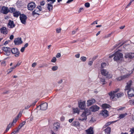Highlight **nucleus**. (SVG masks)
<instances>
[{
	"label": "nucleus",
	"instance_id": "11",
	"mask_svg": "<svg viewBox=\"0 0 134 134\" xmlns=\"http://www.w3.org/2000/svg\"><path fill=\"white\" fill-rule=\"evenodd\" d=\"M100 114L105 118L107 117L109 115L108 111L105 109L102 110L101 111Z\"/></svg>",
	"mask_w": 134,
	"mask_h": 134
},
{
	"label": "nucleus",
	"instance_id": "59",
	"mask_svg": "<svg viewBox=\"0 0 134 134\" xmlns=\"http://www.w3.org/2000/svg\"><path fill=\"white\" fill-rule=\"evenodd\" d=\"M20 129V127H18L17 129L16 130L14 131L15 132V133H16L18 132L19 131Z\"/></svg>",
	"mask_w": 134,
	"mask_h": 134
},
{
	"label": "nucleus",
	"instance_id": "6",
	"mask_svg": "<svg viewBox=\"0 0 134 134\" xmlns=\"http://www.w3.org/2000/svg\"><path fill=\"white\" fill-rule=\"evenodd\" d=\"M78 107L80 109L85 110L86 107V102L85 101H83L79 102Z\"/></svg>",
	"mask_w": 134,
	"mask_h": 134
},
{
	"label": "nucleus",
	"instance_id": "5",
	"mask_svg": "<svg viewBox=\"0 0 134 134\" xmlns=\"http://www.w3.org/2000/svg\"><path fill=\"white\" fill-rule=\"evenodd\" d=\"M2 49L4 51V54L7 56L10 55L11 53V48L5 47L2 48Z\"/></svg>",
	"mask_w": 134,
	"mask_h": 134
},
{
	"label": "nucleus",
	"instance_id": "42",
	"mask_svg": "<svg viewBox=\"0 0 134 134\" xmlns=\"http://www.w3.org/2000/svg\"><path fill=\"white\" fill-rule=\"evenodd\" d=\"M57 61V59L55 57H53L52 60H51V62L52 63H55Z\"/></svg>",
	"mask_w": 134,
	"mask_h": 134
},
{
	"label": "nucleus",
	"instance_id": "39",
	"mask_svg": "<svg viewBox=\"0 0 134 134\" xmlns=\"http://www.w3.org/2000/svg\"><path fill=\"white\" fill-rule=\"evenodd\" d=\"M7 65L6 62L5 60L3 61L1 63V66L2 67H5Z\"/></svg>",
	"mask_w": 134,
	"mask_h": 134
},
{
	"label": "nucleus",
	"instance_id": "14",
	"mask_svg": "<svg viewBox=\"0 0 134 134\" xmlns=\"http://www.w3.org/2000/svg\"><path fill=\"white\" fill-rule=\"evenodd\" d=\"M47 103L45 102L41 104L40 106H38L37 108H38L40 107V109L41 110H45L47 109Z\"/></svg>",
	"mask_w": 134,
	"mask_h": 134
},
{
	"label": "nucleus",
	"instance_id": "4",
	"mask_svg": "<svg viewBox=\"0 0 134 134\" xmlns=\"http://www.w3.org/2000/svg\"><path fill=\"white\" fill-rule=\"evenodd\" d=\"M11 52L14 54L16 57H18L20 55V53L18 49L16 48H11Z\"/></svg>",
	"mask_w": 134,
	"mask_h": 134
},
{
	"label": "nucleus",
	"instance_id": "9",
	"mask_svg": "<svg viewBox=\"0 0 134 134\" xmlns=\"http://www.w3.org/2000/svg\"><path fill=\"white\" fill-rule=\"evenodd\" d=\"M128 96L129 99L133 97H134V88H132L130 89L127 92Z\"/></svg>",
	"mask_w": 134,
	"mask_h": 134
},
{
	"label": "nucleus",
	"instance_id": "13",
	"mask_svg": "<svg viewBox=\"0 0 134 134\" xmlns=\"http://www.w3.org/2000/svg\"><path fill=\"white\" fill-rule=\"evenodd\" d=\"M119 69L121 73L122 74H129L130 75L132 73V72H131L130 73H128L127 72L128 71L126 69L123 68V67H121Z\"/></svg>",
	"mask_w": 134,
	"mask_h": 134
},
{
	"label": "nucleus",
	"instance_id": "56",
	"mask_svg": "<svg viewBox=\"0 0 134 134\" xmlns=\"http://www.w3.org/2000/svg\"><path fill=\"white\" fill-rule=\"evenodd\" d=\"M31 106V105H28L27 106H25V109H28Z\"/></svg>",
	"mask_w": 134,
	"mask_h": 134
},
{
	"label": "nucleus",
	"instance_id": "36",
	"mask_svg": "<svg viewBox=\"0 0 134 134\" xmlns=\"http://www.w3.org/2000/svg\"><path fill=\"white\" fill-rule=\"evenodd\" d=\"M127 115V113H125L124 114H120L119 116V118L120 119L123 118L125 117V116Z\"/></svg>",
	"mask_w": 134,
	"mask_h": 134
},
{
	"label": "nucleus",
	"instance_id": "50",
	"mask_svg": "<svg viewBox=\"0 0 134 134\" xmlns=\"http://www.w3.org/2000/svg\"><path fill=\"white\" fill-rule=\"evenodd\" d=\"M85 5L86 7L88 8L90 7V4L89 3H87L85 4Z\"/></svg>",
	"mask_w": 134,
	"mask_h": 134
},
{
	"label": "nucleus",
	"instance_id": "24",
	"mask_svg": "<svg viewBox=\"0 0 134 134\" xmlns=\"http://www.w3.org/2000/svg\"><path fill=\"white\" fill-rule=\"evenodd\" d=\"M60 127V124L58 122L55 123L54 124V130L56 131Z\"/></svg>",
	"mask_w": 134,
	"mask_h": 134
},
{
	"label": "nucleus",
	"instance_id": "2",
	"mask_svg": "<svg viewBox=\"0 0 134 134\" xmlns=\"http://www.w3.org/2000/svg\"><path fill=\"white\" fill-rule=\"evenodd\" d=\"M120 50L116 52L114 54V60L116 61H121L123 58V54L120 52Z\"/></svg>",
	"mask_w": 134,
	"mask_h": 134
},
{
	"label": "nucleus",
	"instance_id": "22",
	"mask_svg": "<svg viewBox=\"0 0 134 134\" xmlns=\"http://www.w3.org/2000/svg\"><path fill=\"white\" fill-rule=\"evenodd\" d=\"M86 132L87 134H93L94 133L93 128L90 127L86 130Z\"/></svg>",
	"mask_w": 134,
	"mask_h": 134
},
{
	"label": "nucleus",
	"instance_id": "1",
	"mask_svg": "<svg viewBox=\"0 0 134 134\" xmlns=\"http://www.w3.org/2000/svg\"><path fill=\"white\" fill-rule=\"evenodd\" d=\"M91 112L90 111H88V110H85L83 111L82 114L79 117L78 120L79 121H83L86 120L87 119V116L90 115Z\"/></svg>",
	"mask_w": 134,
	"mask_h": 134
},
{
	"label": "nucleus",
	"instance_id": "48",
	"mask_svg": "<svg viewBox=\"0 0 134 134\" xmlns=\"http://www.w3.org/2000/svg\"><path fill=\"white\" fill-rule=\"evenodd\" d=\"M61 54L60 53H58L56 55V57L57 58H59L61 57Z\"/></svg>",
	"mask_w": 134,
	"mask_h": 134
},
{
	"label": "nucleus",
	"instance_id": "3",
	"mask_svg": "<svg viewBox=\"0 0 134 134\" xmlns=\"http://www.w3.org/2000/svg\"><path fill=\"white\" fill-rule=\"evenodd\" d=\"M119 90L120 89L118 88L114 91H110L108 93L111 99L114 100L115 97L116 96V93L118 92Z\"/></svg>",
	"mask_w": 134,
	"mask_h": 134
},
{
	"label": "nucleus",
	"instance_id": "29",
	"mask_svg": "<svg viewBox=\"0 0 134 134\" xmlns=\"http://www.w3.org/2000/svg\"><path fill=\"white\" fill-rule=\"evenodd\" d=\"M111 129L110 127H108L105 129V134H110L111 132Z\"/></svg>",
	"mask_w": 134,
	"mask_h": 134
},
{
	"label": "nucleus",
	"instance_id": "7",
	"mask_svg": "<svg viewBox=\"0 0 134 134\" xmlns=\"http://www.w3.org/2000/svg\"><path fill=\"white\" fill-rule=\"evenodd\" d=\"M20 18L21 22L22 24H26L27 17L25 15L23 14L20 15Z\"/></svg>",
	"mask_w": 134,
	"mask_h": 134
},
{
	"label": "nucleus",
	"instance_id": "31",
	"mask_svg": "<svg viewBox=\"0 0 134 134\" xmlns=\"http://www.w3.org/2000/svg\"><path fill=\"white\" fill-rule=\"evenodd\" d=\"M116 121H110V122H108L106 123L105 124V125L103 127L104 128H105L107 127V126L109 125H110L112 123L115 122Z\"/></svg>",
	"mask_w": 134,
	"mask_h": 134
},
{
	"label": "nucleus",
	"instance_id": "21",
	"mask_svg": "<svg viewBox=\"0 0 134 134\" xmlns=\"http://www.w3.org/2000/svg\"><path fill=\"white\" fill-rule=\"evenodd\" d=\"M80 125L79 121L77 120L73 121L71 124V125L75 127L79 126Z\"/></svg>",
	"mask_w": 134,
	"mask_h": 134
},
{
	"label": "nucleus",
	"instance_id": "44",
	"mask_svg": "<svg viewBox=\"0 0 134 134\" xmlns=\"http://www.w3.org/2000/svg\"><path fill=\"white\" fill-rule=\"evenodd\" d=\"M108 79H110L112 77V75L111 74H109V73L107 75V76H105Z\"/></svg>",
	"mask_w": 134,
	"mask_h": 134
},
{
	"label": "nucleus",
	"instance_id": "43",
	"mask_svg": "<svg viewBox=\"0 0 134 134\" xmlns=\"http://www.w3.org/2000/svg\"><path fill=\"white\" fill-rule=\"evenodd\" d=\"M81 60L83 62H85L87 59V58L85 57H82L80 58Z\"/></svg>",
	"mask_w": 134,
	"mask_h": 134
},
{
	"label": "nucleus",
	"instance_id": "16",
	"mask_svg": "<svg viewBox=\"0 0 134 134\" xmlns=\"http://www.w3.org/2000/svg\"><path fill=\"white\" fill-rule=\"evenodd\" d=\"M2 12L3 14H6L9 12V10L7 7L3 6L2 7Z\"/></svg>",
	"mask_w": 134,
	"mask_h": 134
},
{
	"label": "nucleus",
	"instance_id": "30",
	"mask_svg": "<svg viewBox=\"0 0 134 134\" xmlns=\"http://www.w3.org/2000/svg\"><path fill=\"white\" fill-rule=\"evenodd\" d=\"M101 107L103 109H107L110 107V106L107 104H104L101 105Z\"/></svg>",
	"mask_w": 134,
	"mask_h": 134
},
{
	"label": "nucleus",
	"instance_id": "51",
	"mask_svg": "<svg viewBox=\"0 0 134 134\" xmlns=\"http://www.w3.org/2000/svg\"><path fill=\"white\" fill-rule=\"evenodd\" d=\"M61 29L60 28H58L56 29V32L57 33H59L61 31Z\"/></svg>",
	"mask_w": 134,
	"mask_h": 134
},
{
	"label": "nucleus",
	"instance_id": "26",
	"mask_svg": "<svg viewBox=\"0 0 134 134\" xmlns=\"http://www.w3.org/2000/svg\"><path fill=\"white\" fill-rule=\"evenodd\" d=\"M72 110L73 114L77 113L79 114L80 112V110L77 108H72Z\"/></svg>",
	"mask_w": 134,
	"mask_h": 134
},
{
	"label": "nucleus",
	"instance_id": "33",
	"mask_svg": "<svg viewBox=\"0 0 134 134\" xmlns=\"http://www.w3.org/2000/svg\"><path fill=\"white\" fill-rule=\"evenodd\" d=\"M47 8L49 11L52 10L53 8L52 5L50 3H48L47 4Z\"/></svg>",
	"mask_w": 134,
	"mask_h": 134
},
{
	"label": "nucleus",
	"instance_id": "27",
	"mask_svg": "<svg viewBox=\"0 0 134 134\" xmlns=\"http://www.w3.org/2000/svg\"><path fill=\"white\" fill-rule=\"evenodd\" d=\"M17 66V65H16L13 67H11L10 68L8 69L7 71V74H9L10 73L12 72L13 70Z\"/></svg>",
	"mask_w": 134,
	"mask_h": 134
},
{
	"label": "nucleus",
	"instance_id": "15",
	"mask_svg": "<svg viewBox=\"0 0 134 134\" xmlns=\"http://www.w3.org/2000/svg\"><path fill=\"white\" fill-rule=\"evenodd\" d=\"M95 100L94 99L88 100L87 101V106H89L95 103Z\"/></svg>",
	"mask_w": 134,
	"mask_h": 134
},
{
	"label": "nucleus",
	"instance_id": "53",
	"mask_svg": "<svg viewBox=\"0 0 134 134\" xmlns=\"http://www.w3.org/2000/svg\"><path fill=\"white\" fill-rule=\"evenodd\" d=\"M25 122H23L21 124H20L19 126V127H20V129L21 127L24 125Z\"/></svg>",
	"mask_w": 134,
	"mask_h": 134
},
{
	"label": "nucleus",
	"instance_id": "63",
	"mask_svg": "<svg viewBox=\"0 0 134 134\" xmlns=\"http://www.w3.org/2000/svg\"><path fill=\"white\" fill-rule=\"evenodd\" d=\"M63 81L62 79H61L58 82V83H61L63 82Z\"/></svg>",
	"mask_w": 134,
	"mask_h": 134
},
{
	"label": "nucleus",
	"instance_id": "47",
	"mask_svg": "<svg viewBox=\"0 0 134 134\" xmlns=\"http://www.w3.org/2000/svg\"><path fill=\"white\" fill-rule=\"evenodd\" d=\"M130 87L129 86H128L127 85L125 86V90H129L130 89Z\"/></svg>",
	"mask_w": 134,
	"mask_h": 134
},
{
	"label": "nucleus",
	"instance_id": "49",
	"mask_svg": "<svg viewBox=\"0 0 134 134\" xmlns=\"http://www.w3.org/2000/svg\"><path fill=\"white\" fill-rule=\"evenodd\" d=\"M132 81H130L128 82L127 83V85L128 86H129L130 87L132 85Z\"/></svg>",
	"mask_w": 134,
	"mask_h": 134
},
{
	"label": "nucleus",
	"instance_id": "17",
	"mask_svg": "<svg viewBox=\"0 0 134 134\" xmlns=\"http://www.w3.org/2000/svg\"><path fill=\"white\" fill-rule=\"evenodd\" d=\"M0 30L1 33L4 34H6L8 33V30L6 27H2Z\"/></svg>",
	"mask_w": 134,
	"mask_h": 134
},
{
	"label": "nucleus",
	"instance_id": "60",
	"mask_svg": "<svg viewBox=\"0 0 134 134\" xmlns=\"http://www.w3.org/2000/svg\"><path fill=\"white\" fill-rule=\"evenodd\" d=\"M75 57L77 58H79L80 57V54H77L75 55Z\"/></svg>",
	"mask_w": 134,
	"mask_h": 134
},
{
	"label": "nucleus",
	"instance_id": "23",
	"mask_svg": "<svg viewBox=\"0 0 134 134\" xmlns=\"http://www.w3.org/2000/svg\"><path fill=\"white\" fill-rule=\"evenodd\" d=\"M41 11V9H39L38 8H37L32 12V14L34 16L36 14H38L40 11Z\"/></svg>",
	"mask_w": 134,
	"mask_h": 134
},
{
	"label": "nucleus",
	"instance_id": "19",
	"mask_svg": "<svg viewBox=\"0 0 134 134\" xmlns=\"http://www.w3.org/2000/svg\"><path fill=\"white\" fill-rule=\"evenodd\" d=\"M130 75L129 74H124L123 76L118 77L116 78V79L118 81H121Z\"/></svg>",
	"mask_w": 134,
	"mask_h": 134
},
{
	"label": "nucleus",
	"instance_id": "54",
	"mask_svg": "<svg viewBox=\"0 0 134 134\" xmlns=\"http://www.w3.org/2000/svg\"><path fill=\"white\" fill-rule=\"evenodd\" d=\"M130 131L131 132V134L133 133L134 132V128L131 129Z\"/></svg>",
	"mask_w": 134,
	"mask_h": 134
},
{
	"label": "nucleus",
	"instance_id": "18",
	"mask_svg": "<svg viewBox=\"0 0 134 134\" xmlns=\"http://www.w3.org/2000/svg\"><path fill=\"white\" fill-rule=\"evenodd\" d=\"M14 43L15 45H18L22 43V41L21 38H18L14 40Z\"/></svg>",
	"mask_w": 134,
	"mask_h": 134
},
{
	"label": "nucleus",
	"instance_id": "45",
	"mask_svg": "<svg viewBox=\"0 0 134 134\" xmlns=\"http://www.w3.org/2000/svg\"><path fill=\"white\" fill-rule=\"evenodd\" d=\"M106 66V64L105 63H103L101 64V67L102 68H105Z\"/></svg>",
	"mask_w": 134,
	"mask_h": 134
},
{
	"label": "nucleus",
	"instance_id": "34",
	"mask_svg": "<svg viewBox=\"0 0 134 134\" xmlns=\"http://www.w3.org/2000/svg\"><path fill=\"white\" fill-rule=\"evenodd\" d=\"M128 104L131 106H134V99L130 100L128 102Z\"/></svg>",
	"mask_w": 134,
	"mask_h": 134
},
{
	"label": "nucleus",
	"instance_id": "20",
	"mask_svg": "<svg viewBox=\"0 0 134 134\" xmlns=\"http://www.w3.org/2000/svg\"><path fill=\"white\" fill-rule=\"evenodd\" d=\"M100 72L102 75L105 76H107L108 74V72L106 70L103 68H101L100 70Z\"/></svg>",
	"mask_w": 134,
	"mask_h": 134
},
{
	"label": "nucleus",
	"instance_id": "25",
	"mask_svg": "<svg viewBox=\"0 0 134 134\" xmlns=\"http://www.w3.org/2000/svg\"><path fill=\"white\" fill-rule=\"evenodd\" d=\"M99 82L102 85H104L107 83V82L105 81V79L103 77H99Z\"/></svg>",
	"mask_w": 134,
	"mask_h": 134
},
{
	"label": "nucleus",
	"instance_id": "32",
	"mask_svg": "<svg viewBox=\"0 0 134 134\" xmlns=\"http://www.w3.org/2000/svg\"><path fill=\"white\" fill-rule=\"evenodd\" d=\"M13 14L14 16L17 17L20 14V13L19 11H15L14 12Z\"/></svg>",
	"mask_w": 134,
	"mask_h": 134
},
{
	"label": "nucleus",
	"instance_id": "41",
	"mask_svg": "<svg viewBox=\"0 0 134 134\" xmlns=\"http://www.w3.org/2000/svg\"><path fill=\"white\" fill-rule=\"evenodd\" d=\"M15 8L13 7L10 8L9 10V12H13V13L15 11Z\"/></svg>",
	"mask_w": 134,
	"mask_h": 134
},
{
	"label": "nucleus",
	"instance_id": "37",
	"mask_svg": "<svg viewBox=\"0 0 134 134\" xmlns=\"http://www.w3.org/2000/svg\"><path fill=\"white\" fill-rule=\"evenodd\" d=\"M124 95V93L122 92H120L119 93H118L117 94H116V97L118 98L121 97V96H123Z\"/></svg>",
	"mask_w": 134,
	"mask_h": 134
},
{
	"label": "nucleus",
	"instance_id": "28",
	"mask_svg": "<svg viewBox=\"0 0 134 134\" xmlns=\"http://www.w3.org/2000/svg\"><path fill=\"white\" fill-rule=\"evenodd\" d=\"M8 27L10 28H13L15 26V25L13 24V21H9L8 25Z\"/></svg>",
	"mask_w": 134,
	"mask_h": 134
},
{
	"label": "nucleus",
	"instance_id": "61",
	"mask_svg": "<svg viewBox=\"0 0 134 134\" xmlns=\"http://www.w3.org/2000/svg\"><path fill=\"white\" fill-rule=\"evenodd\" d=\"M74 120V118H72L71 119H70L69 120V122L70 123H71L72 122V121H73Z\"/></svg>",
	"mask_w": 134,
	"mask_h": 134
},
{
	"label": "nucleus",
	"instance_id": "8",
	"mask_svg": "<svg viewBox=\"0 0 134 134\" xmlns=\"http://www.w3.org/2000/svg\"><path fill=\"white\" fill-rule=\"evenodd\" d=\"M99 108V107L97 105H94L91 106L90 108V110H88V111H90V112L91 111L95 112L98 110Z\"/></svg>",
	"mask_w": 134,
	"mask_h": 134
},
{
	"label": "nucleus",
	"instance_id": "57",
	"mask_svg": "<svg viewBox=\"0 0 134 134\" xmlns=\"http://www.w3.org/2000/svg\"><path fill=\"white\" fill-rule=\"evenodd\" d=\"M45 2L44 1H42L40 3V4L42 5H44Z\"/></svg>",
	"mask_w": 134,
	"mask_h": 134
},
{
	"label": "nucleus",
	"instance_id": "12",
	"mask_svg": "<svg viewBox=\"0 0 134 134\" xmlns=\"http://www.w3.org/2000/svg\"><path fill=\"white\" fill-rule=\"evenodd\" d=\"M125 58L132 59L134 58V53H127L125 54Z\"/></svg>",
	"mask_w": 134,
	"mask_h": 134
},
{
	"label": "nucleus",
	"instance_id": "62",
	"mask_svg": "<svg viewBox=\"0 0 134 134\" xmlns=\"http://www.w3.org/2000/svg\"><path fill=\"white\" fill-rule=\"evenodd\" d=\"M28 44L27 43L25 44V45H24V47H24V48H26L27 47H28Z\"/></svg>",
	"mask_w": 134,
	"mask_h": 134
},
{
	"label": "nucleus",
	"instance_id": "35",
	"mask_svg": "<svg viewBox=\"0 0 134 134\" xmlns=\"http://www.w3.org/2000/svg\"><path fill=\"white\" fill-rule=\"evenodd\" d=\"M19 117V116H18L17 117L15 118L13 120V121L12 122V123H11L13 125V126H14V124L16 122L17 120H18V119Z\"/></svg>",
	"mask_w": 134,
	"mask_h": 134
},
{
	"label": "nucleus",
	"instance_id": "46",
	"mask_svg": "<svg viewBox=\"0 0 134 134\" xmlns=\"http://www.w3.org/2000/svg\"><path fill=\"white\" fill-rule=\"evenodd\" d=\"M125 108V107H119L117 108V110H119V111H121V110H123Z\"/></svg>",
	"mask_w": 134,
	"mask_h": 134
},
{
	"label": "nucleus",
	"instance_id": "55",
	"mask_svg": "<svg viewBox=\"0 0 134 134\" xmlns=\"http://www.w3.org/2000/svg\"><path fill=\"white\" fill-rule=\"evenodd\" d=\"M25 49V48H24V47H22L20 49V51L21 52H23L24 51Z\"/></svg>",
	"mask_w": 134,
	"mask_h": 134
},
{
	"label": "nucleus",
	"instance_id": "10",
	"mask_svg": "<svg viewBox=\"0 0 134 134\" xmlns=\"http://www.w3.org/2000/svg\"><path fill=\"white\" fill-rule=\"evenodd\" d=\"M35 7V3L33 2H31L29 3L28 5V9L29 10H32Z\"/></svg>",
	"mask_w": 134,
	"mask_h": 134
},
{
	"label": "nucleus",
	"instance_id": "58",
	"mask_svg": "<svg viewBox=\"0 0 134 134\" xmlns=\"http://www.w3.org/2000/svg\"><path fill=\"white\" fill-rule=\"evenodd\" d=\"M48 2H51V3H53L55 1V0H47Z\"/></svg>",
	"mask_w": 134,
	"mask_h": 134
},
{
	"label": "nucleus",
	"instance_id": "52",
	"mask_svg": "<svg viewBox=\"0 0 134 134\" xmlns=\"http://www.w3.org/2000/svg\"><path fill=\"white\" fill-rule=\"evenodd\" d=\"M37 65V63H36L34 62L33 63L32 65V67H35Z\"/></svg>",
	"mask_w": 134,
	"mask_h": 134
},
{
	"label": "nucleus",
	"instance_id": "64",
	"mask_svg": "<svg viewBox=\"0 0 134 134\" xmlns=\"http://www.w3.org/2000/svg\"><path fill=\"white\" fill-rule=\"evenodd\" d=\"M93 62L92 61H90L89 62L88 64L89 65H92V64L93 63Z\"/></svg>",
	"mask_w": 134,
	"mask_h": 134
},
{
	"label": "nucleus",
	"instance_id": "38",
	"mask_svg": "<svg viewBox=\"0 0 134 134\" xmlns=\"http://www.w3.org/2000/svg\"><path fill=\"white\" fill-rule=\"evenodd\" d=\"M13 126L11 123H9L7 126V128H6V132L8 131L9 130V129L12 126Z\"/></svg>",
	"mask_w": 134,
	"mask_h": 134
},
{
	"label": "nucleus",
	"instance_id": "40",
	"mask_svg": "<svg viewBox=\"0 0 134 134\" xmlns=\"http://www.w3.org/2000/svg\"><path fill=\"white\" fill-rule=\"evenodd\" d=\"M58 68V67L57 66H54L52 67L51 70L52 71H54L57 70Z\"/></svg>",
	"mask_w": 134,
	"mask_h": 134
}]
</instances>
